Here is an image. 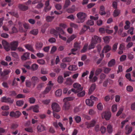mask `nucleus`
I'll use <instances>...</instances> for the list:
<instances>
[{
    "instance_id": "34",
    "label": "nucleus",
    "mask_w": 135,
    "mask_h": 135,
    "mask_svg": "<svg viewBox=\"0 0 135 135\" xmlns=\"http://www.w3.org/2000/svg\"><path fill=\"white\" fill-rule=\"evenodd\" d=\"M59 26L56 27L55 28L56 30L57 31L60 32L62 34H64L65 32L64 30Z\"/></svg>"
},
{
    "instance_id": "52",
    "label": "nucleus",
    "mask_w": 135,
    "mask_h": 135,
    "mask_svg": "<svg viewBox=\"0 0 135 135\" xmlns=\"http://www.w3.org/2000/svg\"><path fill=\"white\" fill-rule=\"evenodd\" d=\"M85 94V91L84 90L80 93H78L77 94V95L78 97H81L84 96Z\"/></svg>"
},
{
    "instance_id": "45",
    "label": "nucleus",
    "mask_w": 135,
    "mask_h": 135,
    "mask_svg": "<svg viewBox=\"0 0 135 135\" xmlns=\"http://www.w3.org/2000/svg\"><path fill=\"white\" fill-rule=\"evenodd\" d=\"M36 100V99L33 97H30L28 99V101L31 104L34 103L35 102Z\"/></svg>"
},
{
    "instance_id": "35",
    "label": "nucleus",
    "mask_w": 135,
    "mask_h": 135,
    "mask_svg": "<svg viewBox=\"0 0 135 135\" xmlns=\"http://www.w3.org/2000/svg\"><path fill=\"white\" fill-rule=\"evenodd\" d=\"M51 86H48L46 87L45 90L43 91V93L44 94L48 93L51 89Z\"/></svg>"
},
{
    "instance_id": "31",
    "label": "nucleus",
    "mask_w": 135,
    "mask_h": 135,
    "mask_svg": "<svg viewBox=\"0 0 135 135\" xmlns=\"http://www.w3.org/2000/svg\"><path fill=\"white\" fill-rule=\"evenodd\" d=\"M132 127H129L128 125H127L126 127V129L127 132H126V134H129L132 131Z\"/></svg>"
},
{
    "instance_id": "13",
    "label": "nucleus",
    "mask_w": 135,
    "mask_h": 135,
    "mask_svg": "<svg viewBox=\"0 0 135 135\" xmlns=\"http://www.w3.org/2000/svg\"><path fill=\"white\" fill-rule=\"evenodd\" d=\"M30 54L29 53L26 52L21 56V59L22 60L25 61L30 58Z\"/></svg>"
},
{
    "instance_id": "60",
    "label": "nucleus",
    "mask_w": 135,
    "mask_h": 135,
    "mask_svg": "<svg viewBox=\"0 0 135 135\" xmlns=\"http://www.w3.org/2000/svg\"><path fill=\"white\" fill-rule=\"evenodd\" d=\"M15 118H19L21 115V113L18 111H16L15 112Z\"/></svg>"
},
{
    "instance_id": "57",
    "label": "nucleus",
    "mask_w": 135,
    "mask_h": 135,
    "mask_svg": "<svg viewBox=\"0 0 135 135\" xmlns=\"http://www.w3.org/2000/svg\"><path fill=\"white\" fill-rule=\"evenodd\" d=\"M125 45L124 43H122L120 44L119 47V49L120 50H123L125 49Z\"/></svg>"
},
{
    "instance_id": "27",
    "label": "nucleus",
    "mask_w": 135,
    "mask_h": 135,
    "mask_svg": "<svg viewBox=\"0 0 135 135\" xmlns=\"http://www.w3.org/2000/svg\"><path fill=\"white\" fill-rule=\"evenodd\" d=\"M68 70L70 71H75L78 69L77 67L75 65H70L68 68Z\"/></svg>"
},
{
    "instance_id": "11",
    "label": "nucleus",
    "mask_w": 135,
    "mask_h": 135,
    "mask_svg": "<svg viewBox=\"0 0 135 135\" xmlns=\"http://www.w3.org/2000/svg\"><path fill=\"white\" fill-rule=\"evenodd\" d=\"M81 47V46L80 43H78L76 42H75L74 45V48L71 49V52H73L74 51L79 50ZM73 54H75L74 53H73Z\"/></svg>"
},
{
    "instance_id": "5",
    "label": "nucleus",
    "mask_w": 135,
    "mask_h": 135,
    "mask_svg": "<svg viewBox=\"0 0 135 135\" xmlns=\"http://www.w3.org/2000/svg\"><path fill=\"white\" fill-rule=\"evenodd\" d=\"M111 115V113L109 112H103L102 114V118H104L107 120H109Z\"/></svg>"
},
{
    "instance_id": "40",
    "label": "nucleus",
    "mask_w": 135,
    "mask_h": 135,
    "mask_svg": "<svg viewBox=\"0 0 135 135\" xmlns=\"http://www.w3.org/2000/svg\"><path fill=\"white\" fill-rule=\"evenodd\" d=\"M117 109V104H114L111 107V110L113 112H116Z\"/></svg>"
},
{
    "instance_id": "9",
    "label": "nucleus",
    "mask_w": 135,
    "mask_h": 135,
    "mask_svg": "<svg viewBox=\"0 0 135 135\" xmlns=\"http://www.w3.org/2000/svg\"><path fill=\"white\" fill-rule=\"evenodd\" d=\"M91 41L95 44H97V43H100L101 42V39L99 37L94 35L92 37Z\"/></svg>"
},
{
    "instance_id": "19",
    "label": "nucleus",
    "mask_w": 135,
    "mask_h": 135,
    "mask_svg": "<svg viewBox=\"0 0 135 135\" xmlns=\"http://www.w3.org/2000/svg\"><path fill=\"white\" fill-rule=\"evenodd\" d=\"M77 36L75 34H73L70 36L66 41V43H70V42L76 37Z\"/></svg>"
},
{
    "instance_id": "55",
    "label": "nucleus",
    "mask_w": 135,
    "mask_h": 135,
    "mask_svg": "<svg viewBox=\"0 0 135 135\" xmlns=\"http://www.w3.org/2000/svg\"><path fill=\"white\" fill-rule=\"evenodd\" d=\"M96 44H95L94 43L92 42L91 41L90 44L89 45V46L88 49L89 50H90L91 49H93L94 48Z\"/></svg>"
},
{
    "instance_id": "6",
    "label": "nucleus",
    "mask_w": 135,
    "mask_h": 135,
    "mask_svg": "<svg viewBox=\"0 0 135 135\" xmlns=\"http://www.w3.org/2000/svg\"><path fill=\"white\" fill-rule=\"evenodd\" d=\"M1 43L4 49L6 51H8L10 50V45L8 42L5 40H3L2 41Z\"/></svg>"
},
{
    "instance_id": "16",
    "label": "nucleus",
    "mask_w": 135,
    "mask_h": 135,
    "mask_svg": "<svg viewBox=\"0 0 135 135\" xmlns=\"http://www.w3.org/2000/svg\"><path fill=\"white\" fill-rule=\"evenodd\" d=\"M86 105L90 107H92L93 106L94 102L90 99H87L85 100Z\"/></svg>"
},
{
    "instance_id": "23",
    "label": "nucleus",
    "mask_w": 135,
    "mask_h": 135,
    "mask_svg": "<svg viewBox=\"0 0 135 135\" xmlns=\"http://www.w3.org/2000/svg\"><path fill=\"white\" fill-rule=\"evenodd\" d=\"M120 13V11L119 10L115 9L114 10L112 15L114 17H116L119 16Z\"/></svg>"
},
{
    "instance_id": "41",
    "label": "nucleus",
    "mask_w": 135,
    "mask_h": 135,
    "mask_svg": "<svg viewBox=\"0 0 135 135\" xmlns=\"http://www.w3.org/2000/svg\"><path fill=\"white\" fill-rule=\"evenodd\" d=\"M109 36H105L103 37V39L105 43H109L110 41Z\"/></svg>"
},
{
    "instance_id": "26",
    "label": "nucleus",
    "mask_w": 135,
    "mask_h": 135,
    "mask_svg": "<svg viewBox=\"0 0 135 135\" xmlns=\"http://www.w3.org/2000/svg\"><path fill=\"white\" fill-rule=\"evenodd\" d=\"M43 46V43L41 42H36L35 45L36 48L37 50L41 49L42 48Z\"/></svg>"
},
{
    "instance_id": "48",
    "label": "nucleus",
    "mask_w": 135,
    "mask_h": 135,
    "mask_svg": "<svg viewBox=\"0 0 135 135\" xmlns=\"http://www.w3.org/2000/svg\"><path fill=\"white\" fill-rule=\"evenodd\" d=\"M38 32V30L37 29H34L30 32V33L34 35H37Z\"/></svg>"
},
{
    "instance_id": "24",
    "label": "nucleus",
    "mask_w": 135,
    "mask_h": 135,
    "mask_svg": "<svg viewBox=\"0 0 135 135\" xmlns=\"http://www.w3.org/2000/svg\"><path fill=\"white\" fill-rule=\"evenodd\" d=\"M74 82L73 80L70 78H68L66 79V81L65 84L67 85H71Z\"/></svg>"
},
{
    "instance_id": "29",
    "label": "nucleus",
    "mask_w": 135,
    "mask_h": 135,
    "mask_svg": "<svg viewBox=\"0 0 135 135\" xmlns=\"http://www.w3.org/2000/svg\"><path fill=\"white\" fill-rule=\"evenodd\" d=\"M115 63V61L114 59H112L110 61L108 64V66L109 67H112L114 66Z\"/></svg>"
},
{
    "instance_id": "37",
    "label": "nucleus",
    "mask_w": 135,
    "mask_h": 135,
    "mask_svg": "<svg viewBox=\"0 0 135 135\" xmlns=\"http://www.w3.org/2000/svg\"><path fill=\"white\" fill-rule=\"evenodd\" d=\"M51 33L54 34L56 36H57L58 35L60 34L59 32L54 29H52L51 30Z\"/></svg>"
},
{
    "instance_id": "54",
    "label": "nucleus",
    "mask_w": 135,
    "mask_h": 135,
    "mask_svg": "<svg viewBox=\"0 0 135 135\" xmlns=\"http://www.w3.org/2000/svg\"><path fill=\"white\" fill-rule=\"evenodd\" d=\"M104 72L106 74H108L109 73L111 70V69L110 68L104 67L103 68Z\"/></svg>"
},
{
    "instance_id": "38",
    "label": "nucleus",
    "mask_w": 135,
    "mask_h": 135,
    "mask_svg": "<svg viewBox=\"0 0 135 135\" xmlns=\"http://www.w3.org/2000/svg\"><path fill=\"white\" fill-rule=\"evenodd\" d=\"M31 64L30 61H28L26 62L23 65V66L28 69H31V67L30 65Z\"/></svg>"
},
{
    "instance_id": "1",
    "label": "nucleus",
    "mask_w": 135,
    "mask_h": 135,
    "mask_svg": "<svg viewBox=\"0 0 135 135\" xmlns=\"http://www.w3.org/2000/svg\"><path fill=\"white\" fill-rule=\"evenodd\" d=\"M78 20L77 23H83L87 17V15L86 13L83 12H79L76 15Z\"/></svg>"
},
{
    "instance_id": "58",
    "label": "nucleus",
    "mask_w": 135,
    "mask_h": 135,
    "mask_svg": "<svg viewBox=\"0 0 135 135\" xmlns=\"http://www.w3.org/2000/svg\"><path fill=\"white\" fill-rule=\"evenodd\" d=\"M123 107H122L120 108L116 114V116H119L122 113V112L123 111Z\"/></svg>"
},
{
    "instance_id": "14",
    "label": "nucleus",
    "mask_w": 135,
    "mask_h": 135,
    "mask_svg": "<svg viewBox=\"0 0 135 135\" xmlns=\"http://www.w3.org/2000/svg\"><path fill=\"white\" fill-rule=\"evenodd\" d=\"M37 129L38 132H41L46 130V128L42 124H40L37 127Z\"/></svg>"
},
{
    "instance_id": "49",
    "label": "nucleus",
    "mask_w": 135,
    "mask_h": 135,
    "mask_svg": "<svg viewBox=\"0 0 135 135\" xmlns=\"http://www.w3.org/2000/svg\"><path fill=\"white\" fill-rule=\"evenodd\" d=\"M25 130L27 132L30 133H33L34 132L33 129L32 127L26 128L25 129Z\"/></svg>"
},
{
    "instance_id": "43",
    "label": "nucleus",
    "mask_w": 135,
    "mask_h": 135,
    "mask_svg": "<svg viewBox=\"0 0 135 135\" xmlns=\"http://www.w3.org/2000/svg\"><path fill=\"white\" fill-rule=\"evenodd\" d=\"M70 0H65V3L64 6V8H65L68 7L70 5Z\"/></svg>"
},
{
    "instance_id": "22",
    "label": "nucleus",
    "mask_w": 135,
    "mask_h": 135,
    "mask_svg": "<svg viewBox=\"0 0 135 135\" xmlns=\"http://www.w3.org/2000/svg\"><path fill=\"white\" fill-rule=\"evenodd\" d=\"M107 130L108 132L110 134L112 133L113 131L112 126L110 124H109L107 126Z\"/></svg>"
},
{
    "instance_id": "42",
    "label": "nucleus",
    "mask_w": 135,
    "mask_h": 135,
    "mask_svg": "<svg viewBox=\"0 0 135 135\" xmlns=\"http://www.w3.org/2000/svg\"><path fill=\"white\" fill-rule=\"evenodd\" d=\"M125 23L126 25L124 26V28L127 30L130 27L131 23L129 21L127 20L126 21Z\"/></svg>"
},
{
    "instance_id": "33",
    "label": "nucleus",
    "mask_w": 135,
    "mask_h": 135,
    "mask_svg": "<svg viewBox=\"0 0 135 135\" xmlns=\"http://www.w3.org/2000/svg\"><path fill=\"white\" fill-rule=\"evenodd\" d=\"M18 7L20 9L23 11H25L28 9V7L27 6L22 4L19 5Z\"/></svg>"
},
{
    "instance_id": "7",
    "label": "nucleus",
    "mask_w": 135,
    "mask_h": 135,
    "mask_svg": "<svg viewBox=\"0 0 135 135\" xmlns=\"http://www.w3.org/2000/svg\"><path fill=\"white\" fill-rule=\"evenodd\" d=\"M51 107L54 111L58 112L61 109L60 108L59 105L56 103H53L51 105Z\"/></svg>"
},
{
    "instance_id": "64",
    "label": "nucleus",
    "mask_w": 135,
    "mask_h": 135,
    "mask_svg": "<svg viewBox=\"0 0 135 135\" xmlns=\"http://www.w3.org/2000/svg\"><path fill=\"white\" fill-rule=\"evenodd\" d=\"M75 119L76 122L77 123L80 122L81 120V118L79 116H76L75 117Z\"/></svg>"
},
{
    "instance_id": "25",
    "label": "nucleus",
    "mask_w": 135,
    "mask_h": 135,
    "mask_svg": "<svg viewBox=\"0 0 135 135\" xmlns=\"http://www.w3.org/2000/svg\"><path fill=\"white\" fill-rule=\"evenodd\" d=\"M62 94V90L59 89L56 90L55 92V95L57 97H60Z\"/></svg>"
},
{
    "instance_id": "63",
    "label": "nucleus",
    "mask_w": 135,
    "mask_h": 135,
    "mask_svg": "<svg viewBox=\"0 0 135 135\" xmlns=\"http://www.w3.org/2000/svg\"><path fill=\"white\" fill-rule=\"evenodd\" d=\"M102 71V69L101 68H98L95 71V74L97 75L100 74Z\"/></svg>"
},
{
    "instance_id": "30",
    "label": "nucleus",
    "mask_w": 135,
    "mask_h": 135,
    "mask_svg": "<svg viewBox=\"0 0 135 135\" xmlns=\"http://www.w3.org/2000/svg\"><path fill=\"white\" fill-rule=\"evenodd\" d=\"M88 28H89V27H87L85 25H84L83 27L81 30L80 31V34H83Z\"/></svg>"
},
{
    "instance_id": "53",
    "label": "nucleus",
    "mask_w": 135,
    "mask_h": 135,
    "mask_svg": "<svg viewBox=\"0 0 135 135\" xmlns=\"http://www.w3.org/2000/svg\"><path fill=\"white\" fill-rule=\"evenodd\" d=\"M71 60V59L69 57H66L63 59L62 61L63 62H70Z\"/></svg>"
},
{
    "instance_id": "47",
    "label": "nucleus",
    "mask_w": 135,
    "mask_h": 135,
    "mask_svg": "<svg viewBox=\"0 0 135 135\" xmlns=\"http://www.w3.org/2000/svg\"><path fill=\"white\" fill-rule=\"evenodd\" d=\"M88 113L90 115H93L96 114V112L93 109H91L89 110Z\"/></svg>"
},
{
    "instance_id": "21",
    "label": "nucleus",
    "mask_w": 135,
    "mask_h": 135,
    "mask_svg": "<svg viewBox=\"0 0 135 135\" xmlns=\"http://www.w3.org/2000/svg\"><path fill=\"white\" fill-rule=\"evenodd\" d=\"M96 88V85L93 84L91 85L89 90L88 94H91L95 90Z\"/></svg>"
},
{
    "instance_id": "46",
    "label": "nucleus",
    "mask_w": 135,
    "mask_h": 135,
    "mask_svg": "<svg viewBox=\"0 0 135 135\" xmlns=\"http://www.w3.org/2000/svg\"><path fill=\"white\" fill-rule=\"evenodd\" d=\"M50 102V99H46L43 100H42V103L45 105H48Z\"/></svg>"
},
{
    "instance_id": "17",
    "label": "nucleus",
    "mask_w": 135,
    "mask_h": 135,
    "mask_svg": "<svg viewBox=\"0 0 135 135\" xmlns=\"http://www.w3.org/2000/svg\"><path fill=\"white\" fill-rule=\"evenodd\" d=\"M76 10L75 5H73L71 8L68 9H67V11L68 13H74Z\"/></svg>"
},
{
    "instance_id": "18",
    "label": "nucleus",
    "mask_w": 135,
    "mask_h": 135,
    "mask_svg": "<svg viewBox=\"0 0 135 135\" xmlns=\"http://www.w3.org/2000/svg\"><path fill=\"white\" fill-rule=\"evenodd\" d=\"M73 87L76 89H78L79 91H81L83 89V87H81V85L78 83H75L73 85Z\"/></svg>"
},
{
    "instance_id": "2",
    "label": "nucleus",
    "mask_w": 135,
    "mask_h": 135,
    "mask_svg": "<svg viewBox=\"0 0 135 135\" xmlns=\"http://www.w3.org/2000/svg\"><path fill=\"white\" fill-rule=\"evenodd\" d=\"M97 122V120L96 119H93L91 120L90 123L88 122H86L85 125L87 128H89L91 127H93L95 125Z\"/></svg>"
},
{
    "instance_id": "61",
    "label": "nucleus",
    "mask_w": 135,
    "mask_h": 135,
    "mask_svg": "<svg viewBox=\"0 0 135 135\" xmlns=\"http://www.w3.org/2000/svg\"><path fill=\"white\" fill-rule=\"evenodd\" d=\"M94 21L92 20H88L86 24L92 26L94 24Z\"/></svg>"
},
{
    "instance_id": "44",
    "label": "nucleus",
    "mask_w": 135,
    "mask_h": 135,
    "mask_svg": "<svg viewBox=\"0 0 135 135\" xmlns=\"http://www.w3.org/2000/svg\"><path fill=\"white\" fill-rule=\"evenodd\" d=\"M16 104L17 106L20 107L23 104L24 101L22 100H18L16 101Z\"/></svg>"
},
{
    "instance_id": "20",
    "label": "nucleus",
    "mask_w": 135,
    "mask_h": 135,
    "mask_svg": "<svg viewBox=\"0 0 135 135\" xmlns=\"http://www.w3.org/2000/svg\"><path fill=\"white\" fill-rule=\"evenodd\" d=\"M49 1H47L45 3V7L44 8V10L46 12H47L50 10L51 7L49 6Z\"/></svg>"
},
{
    "instance_id": "4",
    "label": "nucleus",
    "mask_w": 135,
    "mask_h": 135,
    "mask_svg": "<svg viewBox=\"0 0 135 135\" xmlns=\"http://www.w3.org/2000/svg\"><path fill=\"white\" fill-rule=\"evenodd\" d=\"M94 71L95 70L94 69H93L90 71L89 77L90 80L93 82H95L98 79V78L96 76H95L93 77Z\"/></svg>"
},
{
    "instance_id": "59",
    "label": "nucleus",
    "mask_w": 135,
    "mask_h": 135,
    "mask_svg": "<svg viewBox=\"0 0 135 135\" xmlns=\"http://www.w3.org/2000/svg\"><path fill=\"white\" fill-rule=\"evenodd\" d=\"M54 18V17L53 16H48L46 17V20L47 22H50L53 20Z\"/></svg>"
},
{
    "instance_id": "51",
    "label": "nucleus",
    "mask_w": 135,
    "mask_h": 135,
    "mask_svg": "<svg viewBox=\"0 0 135 135\" xmlns=\"http://www.w3.org/2000/svg\"><path fill=\"white\" fill-rule=\"evenodd\" d=\"M126 78L129 81H134V80H132L131 78V75L130 73L127 74L125 75Z\"/></svg>"
},
{
    "instance_id": "36",
    "label": "nucleus",
    "mask_w": 135,
    "mask_h": 135,
    "mask_svg": "<svg viewBox=\"0 0 135 135\" xmlns=\"http://www.w3.org/2000/svg\"><path fill=\"white\" fill-rule=\"evenodd\" d=\"M38 65L37 64H34L32 65L30 69L33 71H35L38 69Z\"/></svg>"
},
{
    "instance_id": "39",
    "label": "nucleus",
    "mask_w": 135,
    "mask_h": 135,
    "mask_svg": "<svg viewBox=\"0 0 135 135\" xmlns=\"http://www.w3.org/2000/svg\"><path fill=\"white\" fill-rule=\"evenodd\" d=\"M74 98L73 97H66L63 99V101L65 102H68V101L72 100L74 99Z\"/></svg>"
},
{
    "instance_id": "8",
    "label": "nucleus",
    "mask_w": 135,
    "mask_h": 135,
    "mask_svg": "<svg viewBox=\"0 0 135 135\" xmlns=\"http://www.w3.org/2000/svg\"><path fill=\"white\" fill-rule=\"evenodd\" d=\"M18 42L17 41H13L11 42L10 44V49L12 50H16L18 45Z\"/></svg>"
},
{
    "instance_id": "56",
    "label": "nucleus",
    "mask_w": 135,
    "mask_h": 135,
    "mask_svg": "<svg viewBox=\"0 0 135 135\" xmlns=\"http://www.w3.org/2000/svg\"><path fill=\"white\" fill-rule=\"evenodd\" d=\"M63 78L62 76H59L57 78L58 82L60 84L62 83L63 82Z\"/></svg>"
},
{
    "instance_id": "12",
    "label": "nucleus",
    "mask_w": 135,
    "mask_h": 135,
    "mask_svg": "<svg viewBox=\"0 0 135 135\" xmlns=\"http://www.w3.org/2000/svg\"><path fill=\"white\" fill-rule=\"evenodd\" d=\"M71 108L70 104L69 102H65L62 107V109L65 110H67Z\"/></svg>"
},
{
    "instance_id": "32",
    "label": "nucleus",
    "mask_w": 135,
    "mask_h": 135,
    "mask_svg": "<svg viewBox=\"0 0 135 135\" xmlns=\"http://www.w3.org/2000/svg\"><path fill=\"white\" fill-rule=\"evenodd\" d=\"M97 108L99 110H102L103 109V106L101 102L99 103L97 105Z\"/></svg>"
},
{
    "instance_id": "15",
    "label": "nucleus",
    "mask_w": 135,
    "mask_h": 135,
    "mask_svg": "<svg viewBox=\"0 0 135 135\" xmlns=\"http://www.w3.org/2000/svg\"><path fill=\"white\" fill-rule=\"evenodd\" d=\"M39 106L37 105H36L31 107L29 108L30 110H32L33 111L35 112H39Z\"/></svg>"
},
{
    "instance_id": "3",
    "label": "nucleus",
    "mask_w": 135,
    "mask_h": 135,
    "mask_svg": "<svg viewBox=\"0 0 135 135\" xmlns=\"http://www.w3.org/2000/svg\"><path fill=\"white\" fill-rule=\"evenodd\" d=\"M1 101L2 102L8 103L10 104H12L14 101V100L10 98L7 97H3L1 99Z\"/></svg>"
},
{
    "instance_id": "28",
    "label": "nucleus",
    "mask_w": 135,
    "mask_h": 135,
    "mask_svg": "<svg viewBox=\"0 0 135 135\" xmlns=\"http://www.w3.org/2000/svg\"><path fill=\"white\" fill-rule=\"evenodd\" d=\"M111 49V47L108 45H107L104 46L103 49V51L106 53L110 51Z\"/></svg>"
},
{
    "instance_id": "50",
    "label": "nucleus",
    "mask_w": 135,
    "mask_h": 135,
    "mask_svg": "<svg viewBox=\"0 0 135 135\" xmlns=\"http://www.w3.org/2000/svg\"><path fill=\"white\" fill-rule=\"evenodd\" d=\"M25 47L26 49L28 50H29L32 52H34V50L32 46L27 45L25 46Z\"/></svg>"
},
{
    "instance_id": "10",
    "label": "nucleus",
    "mask_w": 135,
    "mask_h": 135,
    "mask_svg": "<svg viewBox=\"0 0 135 135\" xmlns=\"http://www.w3.org/2000/svg\"><path fill=\"white\" fill-rule=\"evenodd\" d=\"M31 80L32 83V86L33 88L35 87L36 84L38 82L39 79L37 76H34L32 77Z\"/></svg>"
},
{
    "instance_id": "62",
    "label": "nucleus",
    "mask_w": 135,
    "mask_h": 135,
    "mask_svg": "<svg viewBox=\"0 0 135 135\" xmlns=\"http://www.w3.org/2000/svg\"><path fill=\"white\" fill-rule=\"evenodd\" d=\"M10 73V71L7 70H4L2 74H1V76H3L7 75Z\"/></svg>"
}]
</instances>
